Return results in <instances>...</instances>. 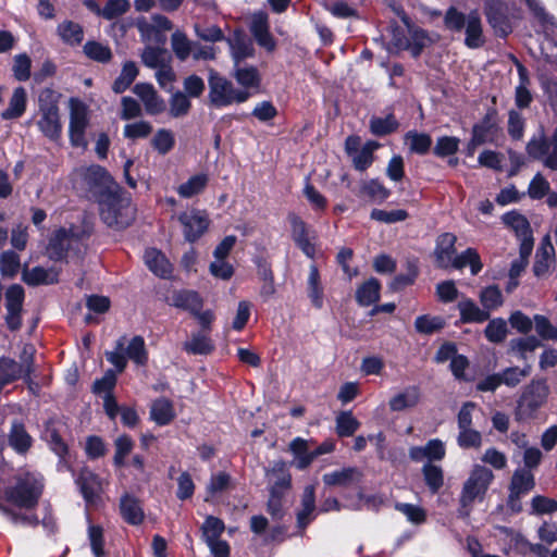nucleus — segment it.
<instances>
[{
    "label": "nucleus",
    "mask_w": 557,
    "mask_h": 557,
    "mask_svg": "<svg viewBox=\"0 0 557 557\" xmlns=\"http://www.w3.org/2000/svg\"><path fill=\"white\" fill-rule=\"evenodd\" d=\"M138 69L133 61H127L123 64L120 75L115 78L112 89L115 94L124 92L136 79Z\"/></svg>",
    "instance_id": "46"
},
{
    "label": "nucleus",
    "mask_w": 557,
    "mask_h": 557,
    "mask_svg": "<svg viewBox=\"0 0 557 557\" xmlns=\"http://www.w3.org/2000/svg\"><path fill=\"white\" fill-rule=\"evenodd\" d=\"M64 430L65 424L61 420L51 418L45 423V429L41 434V438L48 443L51 450L60 458H64L69 449L62 438Z\"/></svg>",
    "instance_id": "18"
},
{
    "label": "nucleus",
    "mask_w": 557,
    "mask_h": 557,
    "mask_svg": "<svg viewBox=\"0 0 557 557\" xmlns=\"http://www.w3.org/2000/svg\"><path fill=\"white\" fill-rule=\"evenodd\" d=\"M406 139L409 141L410 150L418 154L428 153L432 146V138L425 133L410 131L406 134Z\"/></svg>",
    "instance_id": "60"
},
{
    "label": "nucleus",
    "mask_w": 557,
    "mask_h": 557,
    "mask_svg": "<svg viewBox=\"0 0 557 557\" xmlns=\"http://www.w3.org/2000/svg\"><path fill=\"white\" fill-rule=\"evenodd\" d=\"M101 220L116 230L127 227L134 219L131 199L115 187L114 191L103 193L99 198Z\"/></svg>",
    "instance_id": "3"
},
{
    "label": "nucleus",
    "mask_w": 557,
    "mask_h": 557,
    "mask_svg": "<svg viewBox=\"0 0 557 557\" xmlns=\"http://www.w3.org/2000/svg\"><path fill=\"white\" fill-rule=\"evenodd\" d=\"M445 326V320L441 317L420 315L414 321L418 333L433 334Z\"/></svg>",
    "instance_id": "61"
},
{
    "label": "nucleus",
    "mask_w": 557,
    "mask_h": 557,
    "mask_svg": "<svg viewBox=\"0 0 557 557\" xmlns=\"http://www.w3.org/2000/svg\"><path fill=\"white\" fill-rule=\"evenodd\" d=\"M27 106V92L22 86L16 87L9 101V107L1 112V119L16 120L20 119L26 111Z\"/></svg>",
    "instance_id": "32"
},
{
    "label": "nucleus",
    "mask_w": 557,
    "mask_h": 557,
    "mask_svg": "<svg viewBox=\"0 0 557 557\" xmlns=\"http://www.w3.org/2000/svg\"><path fill=\"white\" fill-rule=\"evenodd\" d=\"M525 149L529 157L540 160L546 168L557 171V127L550 139L541 131L537 136L530 139Z\"/></svg>",
    "instance_id": "8"
},
{
    "label": "nucleus",
    "mask_w": 557,
    "mask_h": 557,
    "mask_svg": "<svg viewBox=\"0 0 557 557\" xmlns=\"http://www.w3.org/2000/svg\"><path fill=\"white\" fill-rule=\"evenodd\" d=\"M42 490L44 484L38 475L30 472L20 473L13 478V483L5 487L4 499L21 509H34L38 505Z\"/></svg>",
    "instance_id": "2"
},
{
    "label": "nucleus",
    "mask_w": 557,
    "mask_h": 557,
    "mask_svg": "<svg viewBox=\"0 0 557 557\" xmlns=\"http://www.w3.org/2000/svg\"><path fill=\"white\" fill-rule=\"evenodd\" d=\"M548 395V386L545 380L532 381L521 395L517 416L519 419L530 418L545 403Z\"/></svg>",
    "instance_id": "9"
},
{
    "label": "nucleus",
    "mask_w": 557,
    "mask_h": 557,
    "mask_svg": "<svg viewBox=\"0 0 557 557\" xmlns=\"http://www.w3.org/2000/svg\"><path fill=\"white\" fill-rule=\"evenodd\" d=\"M251 94L246 89L236 88L225 77L212 72L209 77V100L213 107L222 108L233 103H243Z\"/></svg>",
    "instance_id": "6"
},
{
    "label": "nucleus",
    "mask_w": 557,
    "mask_h": 557,
    "mask_svg": "<svg viewBox=\"0 0 557 557\" xmlns=\"http://www.w3.org/2000/svg\"><path fill=\"white\" fill-rule=\"evenodd\" d=\"M57 33L62 41L70 46L81 45L84 39L83 27L75 22L64 21L57 27Z\"/></svg>",
    "instance_id": "39"
},
{
    "label": "nucleus",
    "mask_w": 557,
    "mask_h": 557,
    "mask_svg": "<svg viewBox=\"0 0 557 557\" xmlns=\"http://www.w3.org/2000/svg\"><path fill=\"white\" fill-rule=\"evenodd\" d=\"M209 183V175L206 173H198L188 178L187 182L181 184L176 191L180 197L188 199L201 194Z\"/></svg>",
    "instance_id": "36"
},
{
    "label": "nucleus",
    "mask_w": 557,
    "mask_h": 557,
    "mask_svg": "<svg viewBox=\"0 0 557 557\" xmlns=\"http://www.w3.org/2000/svg\"><path fill=\"white\" fill-rule=\"evenodd\" d=\"M184 350L191 355H209L214 350L209 333L196 332L189 341L184 343Z\"/></svg>",
    "instance_id": "35"
},
{
    "label": "nucleus",
    "mask_w": 557,
    "mask_h": 557,
    "mask_svg": "<svg viewBox=\"0 0 557 557\" xmlns=\"http://www.w3.org/2000/svg\"><path fill=\"white\" fill-rule=\"evenodd\" d=\"M422 474L429 491L436 494L444 485V471L441 466L425 462L422 467Z\"/></svg>",
    "instance_id": "41"
},
{
    "label": "nucleus",
    "mask_w": 557,
    "mask_h": 557,
    "mask_svg": "<svg viewBox=\"0 0 557 557\" xmlns=\"http://www.w3.org/2000/svg\"><path fill=\"white\" fill-rule=\"evenodd\" d=\"M467 265L470 267L472 275H476L483 267L479 253L472 248H468L458 256L455 255L450 264L455 269H462Z\"/></svg>",
    "instance_id": "44"
},
{
    "label": "nucleus",
    "mask_w": 557,
    "mask_h": 557,
    "mask_svg": "<svg viewBox=\"0 0 557 557\" xmlns=\"http://www.w3.org/2000/svg\"><path fill=\"white\" fill-rule=\"evenodd\" d=\"M379 145L375 141H368L352 156V163L356 170L366 171L373 162V151Z\"/></svg>",
    "instance_id": "59"
},
{
    "label": "nucleus",
    "mask_w": 557,
    "mask_h": 557,
    "mask_svg": "<svg viewBox=\"0 0 557 557\" xmlns=\"http://www.w3.org/2000/svg\"><path fill=\"white\" fill-rule=\"evenodd\" d=\"M175 417L173 404L166 398L156 399L150 408V418L159 425L169 424Z\"/></svg>",
    "instance_id": "37"
},
{
    "label": "nucleus",
    "mask_w": 557,
    "mask_h": 557,
    "mask_svg": "<svg viewBox=\"0 0 557 557\" xmlns=\"http://www.w3.org/2000/svg\"><path fill=\"white\" fill-rule=\"evenodd\" d=\"M69 234L66 230H58L48 245L49 257L53 260H61L66 256L69 249Z\"/></svg>",
    "instance_id": "45"
},
{
    "label": "nucleus",
    "mask_w": 557,
    "mask_h": 557,
    "mask_svg": "<svg viewBox=\"0 0 557 557\" xmlns=\"http://www.w3.org/2000/svg\"><path fill=\"white\" fill-rule=\"evenodd\" d=\"M457 237L451 233L441 234L436 239L434 249L435 265L440 269H448L456 255L455 244Z\"/></svg>",
    "instance_id": "20"
},
{
    "label": "nucleus",
    "mask_w": 557,
    "mask_h": 557,
    "mask_svg": "<svg viewBox=\"0 0 557 557\" xmlns=\"http://www.w3.org/2000/svg\"><path fill=\"white\" fill-rule=\"evenodd\" d=\"M484 14L490 26L499 37H506L511 32V25L507 15V8L499 0H487L484 3Z\"/></svg>",
    "instance_id": "15"
},
{
    "label": "nucleus",
    "mask_w": 557,
    "mask_h": 557,
    "mask_svg": "<svg viewBox=\"0 0 557 557\" xmlns=\"http://www.w3.org/2000/svg\"><path fill=\"white\" fill-rule=\"evenodd\" d=\"M151 145L160 154H166L175 145L173 133L165 128L159 129L151 140Z\"/></svg>",
    "instance_id": "63"
},
{
    "label": "nucleus",
    "mask_w": 557,
    "mask_h": 557,
    "mask_svg": "<svg viewBox=\"0 0 557 557\" xmlns=\"http://www.w3.org/2000/svg\"><path fill=\"white\" fill-rule=\"evenodd\" d=\"M234 77L239 85L248 90V88H257L260 84L258 70L255 66H240L234 64Z\"/></svg>",
    "instance_id": "49"
},
{
    "label": "nucleus",
    "mask_w": 557,
    "mask_h": 557,
    "mask_svg": "<svg viewBox=\"0 0 557 557\" xmlns=\"http://www.w3.org/2000/svg\"><path fill=\"white\" fill-rule=\"evenodd\" d=\"M120 512L122 518L132 525H138L145 519L140 500L128 493L124 494L120 499Z\"/></svg>",
    "instance_id": "24"
},
{
    "label": "nucleus",
    "mask_w": 557,
    "mask_h": 557,
    "mask_svg": "<svg viewBox=\"0 0 557 557\" xmlns=\"http://www.w3.org/2000/svg\"><path fill=\"white\" fill-rule=\"evenodd\" d=\"M265 475L269 482V491L287 493L292 486V475L284 461L280 460L273 463L272 468L267 470Z\"/></svg>",
    "instance_id": "23"
},
{
    "label": "nucleus",
    "mask_w": 557,
    "mask_h": 557,
    "mask_svg": "<svg viewBox=\"0 0 557 557\" xmlns=\"http://www.w3.org/2000/svg\"><path fill=\"white\" fill-rule=\"evenodd\" d=\"M408 456L414 462H421L426 459V462L434 463L441 461L446 456V448L440 438H433L426 442L424 446H412L409 448Z\"/></svg>",
    "instance_id": "19"
},
{
    "label": "nucleus",
    "mask_w": 557,
    "mask_h": 557,
    "mask_svg": "<svg viewBox=\"0 0 557 557\" xmlns=\"http://www.w3.org/2000/svg\"><path fill=\"white\" fill-rule=\"evenodd\" d=\"M88 123L86 106L78 100L71 99L69 135L73 146L84 148L87 146L85 132Z\"/></svg>",
    "instance_id": "11"
},
{
    "label": "nucleus",
    "mask_w": 557,
    "mask_h": 557,
    "mask_svg": "<svg viewBox=\"0 0 557 557\" xmlns=\"http://www.w3.org/2000/svg\"><path fill=\"white\" fill-rule=\"evenodd\" d=\"M444 26L451 33L465 34L463 44L469 49H480L486 44L484 27L479 10L468 13L456 7H449L444 14Z\"/></svg>",
    "instance_id": "1"
},
{
    "label": "nucleus",
    "mask_w": 557,
    "mask_h": 557,
    "mask_svg": "<svg viewBox=\"0 0 557 557\" xmlns=\"http://www.w3.org/2000/svg\"><path fill=\"white\" fill-rule=\"evenodd\" d=\"M507 323L503 318H495L490 320L484 330L486 339L493 344L503 343L507 337Z\"/></svg>",
    "instance_id": "57"
},
{
    "label": "nucleus",
    "mask_w": 557,
    "mask_h": 557,
    "mask_svg": "<svg viewBox=\"0 0 557 557\" xmlns=\"http://www.w3.org/2000/svg\"><path fill=\"white\" fill-rule=\"evenodd\" d=\"M395 509L401 512L407 520L413 524H422L426 520V511L418 505L397 503Z\"/></svg>",
    "instance_id": "62"
},
{
    "label": "nucleus",
    "mask_w": 557,
    "mask_h": 557,
    "mask_svg": "<svg viewBox=\"0 0 557 557\" xmlns=\"http://www.w3.org/2000/svg\"><path fill=\"white\" fill-rule=\"evenodd\" d=\"M540 346L541 341L533 335L513 338L509 342V352L517 355L522 360H527L528 354L533 352Z\"/></svg>",
    "instance_id": "43"
},
{
    "label": "nucleus",
    "mask_w": 557,
    "mask_h": 557,
    "mask_svg": "<svg viewBox=\"0 0 557 557\" xmlns=\"http://www.w3.org/2000/svg\"><path fill=\"white\" fill-rule=\"evenodd\" d=\"M398 126L399 123L392 113L384 117L372 116L370 120V131L379 137L394 133Z\"/></svg>",
    "instance_id": "52"
},
{
    "label": "nucleus",
    "mask_w": 557,
    "mask_h": 557,
    "mask_svg": "<svg viewBox=\"0 0 557 557\" xmlns=\"http://www.w3.org/2000/svg\"><path fill=\"white\" fill-rule=\"evenodd\" d=\"M308 296L312 305L321 309L323 307V289L320 285V274L315 265H311L308 276Z\"/></svg>",
    "instance_id": "53"
},
{
    "label": "nucleus",
    "mask_w": 557,
    "mask_h": 557,
    "mask_svg": "<svg viewBox=\"0 0 557 557\" xmlns=\"http://www.w3.org/2000/svg\"><path fill=\"white\" fill-rule=\"evenodd\" d=\"M126 336L116 341L115 349L106 352L107 360L112 363L117 371L122 372L127 364V358L137 366H145L148 361V352L143 336H134L125 348Z\"/></svg>",
    "instance_id": "5"
},
{
    "label": "nucleus",
    "mask_w": 557,
    "mask_h": 557,
    "mask_svg": "<svg viewBox=\"0 0 557 557\" xmlns=\"http://www.w3.org/2000/svg\"><path fill=\"white\" fill-rule=\"evenodd\" d=\"M55 94L52 89H45L39 95V129L50 139H57L61 135L62 125L59 116V108Z\"/></svg>",
    "instance_id": "7"
},
{
    "label": "nucleus",
    "mask_w": 557,
    "mask_h": 557,
    "mask_svg": "<svg viewBox=\"0 0 557 557\" xmlns=\"http://www.w3.org/2000/svg\"><path fill=\"white\" fill-rule=\"evenodd\" d=\"M133 92L140 98L148 114L156 115L164 111L165 103L151 84H136Z\"/></svg>",
    "instance_id": "22"
},
{
    "label": "nucleus",
    "mask_w": 557,
    "mask_h": 557,
    "mask_svg": "<svg viewBox=\"0 0 557 557\" xmlns=\"http://www.w3.org/2000/svg\"><path fill=\"white\" fill-rule=\"evenodd\" d=\"M141 62L149 69H157L166 62H171V54L164 48L147 46L143 50Z\"/></svg>",
    "instance_id": "42"
},
{
    "label": "nucleus",
    "mask_w": 557,
    "mask_h": 557,
    "mask_svg": "<svg viewBox=\"0 0 557 557\" xmlns=\"http://www.w3.org/2000/svg\"><path fill=\"white\" fill-rule=\"evenodd\" d=\"M145 263L148 269L157 276L166 278L172 273V265L166 257L156 248H149L144 255Z\"/></svg>",
    "instance_id": "31"
},
{
    "label": "nucleus",
    "mask_w": 557,
    "mask_h": 557,
    "mask_svg": "<svg viewBox=\"0 0 557 557\" xmlns=\"http://www.w3.org/2000/svg\"><path fill=\"white\" fill-rule=\"evenodd\" d=\"M83 51L87 58L99 63H109L113 57L109 46L94 40L87 41Z\"/></svg>",
    "instance_id": "54"
},
{
    "label": "nucleus",
    "mask_w": 557,
    "mask_h": 557,
    "mask_svg": "<svg viewBox=\"0 0 557 557\" xmlns=\"http://www.w3.org/2000/svg\"><path fill=\"white\" fill-rule=\"evenodd\" d=\"M9 445L18 455H26L33 446L34 440L20 421H13L8 436Z\"/></svg>",
    "instance_id": "25"
},
{
    "label": "nucleus",
    "mask_w": 557,
    "mask_h": 557,
    "mask_svg": "<svg viewBox=\"0 0 557 557\" xmlns=\"http://www.w3.org/2000/svg\"><path fill=\"white\" fill-rule=\"evenodd\" d=\"M234 64H239L246 58L253 57L255 48L252 41L242 32H235L227 38Z\"/></svg>",
    "instance_id": "28"
},
{
    "label": "nucleus",
    "mask_w": 557,
    "mask_h": 557,
    "mask_svg": "<svg viewBox=\"0 0 557 557\" xmlns=\"http://www.w3.org/2000/svg\"><path fill=\"white\" fill-rule=\"evenodd\" d=\"M22 358L24 364H20L9 358L0 359V391L4 385L20 377L26 381L29 380L33 372V352H28L25 348Z\"/></svg>",
    "instance_id": "12"
},
{
    "label": "nucleus",
    "mask_w": 557,
    "mask_h": 557,
    "mask_svg": "<svg viewBox=\"0 0 557 557\" xmlns=\"http://www.w3.org/2000/svg\"><path fill=\"white\" fill-rule=\"evenodd\" d=\"M249 29L260 47L270 52L275 49L276 42L270 33L269 16L264 11H258L251 15Z\"/></svg>",
    "instance_id": "17"
},
{
    "label": "nucleus",
    "mask_w": 557,
    "mask_h": 557,
    "mask_svg": "<svg viewBox=\"0 0 557 557\" xmlns=\"http://www.w3.org/2000/svg\"><path fill=\"white\" fill-rule=\"evenodd\" d=\"M553 256L554 247L547 237L543 240L541 248L537 250L536 260L533 264V272L536 276H543L548 271Z\"/></svg>",
    "instance_id": "48"
},
{
    "label": "nucleus",
    "mask_w": 557,
    "mask_h": 557,
    "mask_svg": "<svg viewBox=\"0 0 557 557\" xmlns=\"http://www.w3.org/2000/svg\"><path fill=\"white\" fill-rule=\"evenodd\" d=\"M24 297V288L18 284L11 285L5 292V322L11 331H16L22 325L21 313Z\"/></svg>",
    "instance_id": "14"
},
{
    "label": "nucleus",
    "mask_w": 557,
    "mask_h": 557,
    "mask_svg": "<svg viewBox=\"0 0 557 557\" xmlns=\"http://www.w3.org/2000/svg\"><path fill=\"white\" fill-rule=\"evenodd\" d=\"M525 3L545 34L557 32V18L546 10L541 0H525Z\"/></svg>",
    "instance_id": "30"
},
{
    "label": "nucleus",
    "mask_w": 557,
    "mask_h": 557,
    "mask_svg": "<svg viewBox=\"0 0 557 557\" xmlns=\"http://www.w3.org/2000/svg\"><path fill=\"white\" fill-rule=\"evenodd\" d=\"M23 281L30 286L53 284L57 282V273L42 267H35L23 272Z\"/></svg>",
    "instance_id": "47"
},
{
    "label": "nucleus",
    "mask_w": 557,
    "mask_h": 557,
    "mask_svg": "<svg viewBox=\"0 0 557 557\" xmlns=\"http://www.w3.org/2000/svg\"><path fill=\"white\" fill-rule=\"evenodd\" d=\"M287 220L290 224V235L296 246L308 257L313 259L315 256L317 238L314 231L310 230L308 224L296 213H289Z\"/></svg>",
    "instance_id": "10"
},
{
    "label": "nucleus",
    "mask_w": 557,
    "mask_h": 557,
    "mask_svg": "<svg viewBox=\"0 0 557 557\" xmlns=\"http://www.w3.org/2000/svg\"><path fill=\"white\" fill-rule=\"evenodd\" d=\"M289 451L295 457V466L298 470L307 469L314 460L313 450L309 449V442L296 437L289 443Z\"/></svg>",
    "instance_id": "34"
},
{
    "label": "nucleus",
    "mask_w": 557,
    "mask_h": 557,
    "mask_svg": "<svg viewBox=\"0 0 557 557\" xmlns=\"http://www.w3.org/2000/svg\"><path fill=\"white\" fill-rule=\"evenodd\" d=\"M183 234L187 242L195 243L209 227L208 216L199 210L185 211L178 214Z\"/></svg>",
    "instance_id": "13"
},
{
    "label": "nucleus",
    "mask_w": 557,
    "mask_h": 557,
    "mask_svg": "<svg viewBox=\"0 0 557 557\" xmlns=\"http://www.w3.org/2000/svg\"><path fill=\"white\" fill-rule=\"evenodd\" d=\"M535 485L534 478L528 470H516L512 474L509 485V492L524 495L533 490Z\"/></svg>",
    "instance_id": "51"
},
{
    "label": "nucleus",
    "mask_w": 557,
    "mask_h": 557,
    "mask_svg": "<svg viewBox=\"0 0 557 557\" xmlns=\"http://www.w3.org/2000/svg\"><path fill=\"white\" fill-rule=\"evenodd\" d=\"M458 310L462 323H483L490 320V312L469 298L458 302Z\"/></svg>",
    "instance_id": "33"
},
{
    "label": "nucleus",
    "mask_w": 557,
    "mask_h": 557,
    "mask_svg": "<svg viewBox=\"0 0 557 557\" xmlns=\"http://www.w3.org/2000/svg\"><path fill=\"white\" fill-rule=\"evenodd\" d=\"M535 331L542 339L557 341V327L542 314H535L533 318Z\"/></svg>",
    "instance_id": "64"
},
{
    "label": "nucleus",
    "mask_w": 557,
    "mask_h": 557,
    "mask_svg": "<svg viewBox=\"0 0 557 557\" xmlns=\"http://www.w3.org/2000/svg\"><path fill=\"white\" fill-rule=\"evenodd\" d=\"M171 306L188 311L190 314L197 313L203 307V299L195 290L182 289L171 296Z\"/></svg>",
    "instance_id": "27"
},
{
    "label": "nucleus",
    "mask_w": 557,
    "mask_h": 557,
    "mask_svg": "<svg viewBox=\"0 0 557 557\" xmlns=\"http://www.w3.org/2000/svg\"><path fill=\"white\" fill-rule=\"evenodd\" d=\"M380 282L371 277L357 289L356 300L360 306L368 307L380 299Z\"/></svg>",
    "instance_id": "40"
},
{
    "label": "nucleus",
    "mask_w": 557,
    "mask_h": 557,
    "mask_svg": "<svg viewBox=\"0 0 557 557\" xmlns=\"http://www.w3.org/2000/svg\"><path fill=\"white\" fill-rule=\"evenodd\" d=\"M76 484L78 485L84 499L88 504H96L102 491L99 476L87 468L79 472Z\"/></svg>",
    "instance_id": "21"
},
{
    "label": "nucleus",
    "mask_w": 557,
    "mask_h": 557,
    "mask_svg": "<svg viewBox=\"0 0 557 557\" xmlns=\"http://www.w3.org/2000/svg\"><path fill=\"white\" fill-rule=\"evenodd\" d=\"M171 47L180 61H186L191 54L194 41L189 40L182 30H175L171 36Z\"/></svg>",
    "instance_id": "50"
},
{
    "label": "nucleus",
    "mask_w": 557,
    "mask_h": 557,
    "mask_svg": "<svg viewBox=\"0 0 557 557\" xmlns=\"http://www.w3.org/2000/svg\"><path fill=\"white\" fill-rule=\"evenodd\" d=\"M480 302L490 312L503 306V294L497 285H490L480 292Z\"/></svg>",
    "instance_id": "55"
},
{
    "label": "nucleus",
    "mask_w": 557,
    "mask_h": 557,
    "mask_svg": "<svg viewBox=\"0 0 557 557\" xmlns=\"http://www.w3.org/2000/svg\"><path fill=\"white\" fill-rule=\"evenodd\" d=\"M494 480V473L491 469L475 465L470 472L469 478L463 483L460 496L458 516L468 518L475 500L482 502L486 492Z\"/></svg>",
    "instance_id": "4"
},
{
    "label": "nucleus",
    "mask_w": 557,
    "mask_h": 557,
    "mask_svg": "<svg viewBox=\"0 0 557 557\" xmlns=\"http://www.w3.org/2000/svg\"><path fill=\"white\" fill-rule=\"evenodd\" d=\"M359 195L366 196L372 201L382 203L389 198L391 190L377 178H372L361 183Z\"/></svg>",
    "instance_id": "38"
},
{
    "label": "nucleus",
    "mask_w": 557,
    "mask_h": 557,
    "mask_svg": "<svg viewBox=\"0 0 557 557\" xmlns=\"http://www.w3.org/2000/svg\"><path fill=\"white\" fill-rule=\"evenodd\" d=\"M360 422L351 411H342L336 417V433L341 437H348L359 429Z\"/></svg>",
    "instance_id": "56"
},
{
    "label": "nucleus",
    "mask_w": 557,
    "mask_h": 557,
    "mask_svg": "<svg viewBox=\"0 0 557 557\" xmlns=\"http://www.w3.org/2000/svg\"><path fill=\"white\" fill-rule=\"evenodd\" d=\"M81 176L90 191L103 193L114 191L112 189L113 180L109 172L101 165L92 164L81 169Z\"/></svg>",
    "instance_id": "16"
},
{
    "label": "nucleus",
    "mask_w": 557,
    "mask_h": 557,
    "mask_svg": "<svg viewBox=\"0 0 557 557\" xmlns=\"http://www.w3.org/2000/svg\"><path fill=\"white\" fill-rule=\"evenodd\" d=\"M362 473L356 467L343 468L330 473L323 474V482L329 486L349 487L361 480Z\"/></svg>",
    "instance_id": "26"
},
{
    "label": "nucleus",
    "mask_w": 557,
    "mask_h": 557,
    "mask_svg": "<svg viewBox=\"0 0 557 557\" xmlns=\"http://www.w3.org/2000/svg\"><path fill=\"white\" fill-rule=\"evenodd\" d=\"M420 388L416 385H411L393 396L388 401V406L392 411H404L416 407L420 403Z\"/></svg>",
    "instance_id": "29"
},
{
    "label": "nucleus",
    "mask_w": 557,
    "mask_h": 557,
    "mask_svg": "<svg viewBox=\"0 0 557 557\" xmlns=\"http://www.w3.org/2000/svg\"><path fill=\"white\" fill-rule=\"evenodd\" d=\"M531 373V366L527 364L522 369L519 367H509L499 372L502 384L508 387H516L523 379Z\"/></svg>",
    "instance_id": "58"
}]
</instances>
